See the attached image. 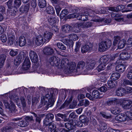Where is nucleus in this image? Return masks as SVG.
I'll return each mask as SVG.
<instances>
[{
  "label": "nucleus",
  "mask_w": 132,
  "mask_h": 132,
  "mask_svg": "<svg viewBox=\"0 0 132 132\" xmlns=\"http://www.w3.org/2000/svg\"><path fill=\"white\" fill-rule=\"evenodd\" d=\"M121 38L120 37L118 36H116L114 37V41L113 42V45L114 46H115L120 42Z\"/></svg>",
  "instance_id": "obj_46"
},
{
  "label": "nucleus",
  "mask_w": 132,
  "mask_h": 132,
  "mask_svg": "<svg viewBox=\"0 0 132 132\" xmlns=\"http://www.w3.org/2000/svg\"><path fill=\"white\" fill-rule=\"evenodd\" d=\"M78 117L75 112H73L71 113L69 116V118L71 119H76Z\"/></svg>",
  "instance_id": "obj_61"
},
{
  "label": "nucleus",
  "mask_w": 132,
  "mask_h": 132,
  "mask_svg": "<svg viewBox=\"0 0 132 132\" xmlns=\"http://www.w3.org/2000/svg\"><path fill=\"white\" fill-rule=\"evenodd\" d=\"M115 81H113L111 80H109L108 81V84L109 88H112L114 87L115 86Z\"/></svg>",
  "instance_id": "obj_52"
},
{
  "label": "nucleus",
  "mask_w": 132,
  "mask_h": 132,
  "mask_svg": "<svg viewBox=\"0 0 132 132\" xmlns=\"http://www.w3.org/2000/svg\"><path fill=\"white\" fill-rule=\"evenodd\" d=\"M53 95H51V96L48 94H46L45 96V97H44V98L45 99V101L47 100V101H48V103L46 106V108L47 109L46 110H47V109L50 107L54 105V99L53 98ZM46 102V101H45Z\"/></svg>",
  "instance_id": "obj_5"
},
{
  "label": "nucleus",
  "mask_w": 132,
  "mask_h": 132,
  "mask_svg": "<svg viewBox=\"0 0 132 132\" xmlns=\"http://www.w3.org/2000/svg\"><path fill=\"white\" fill-rule=\"evenodd\" d=\"M90 119L91 122L94 125H95L97 123V121L95 119L94 117L91 116L90 117Z\"/></svg>",
  "instance_id": "obj_60"
},
{
  "label": "nucleus",
  "mask_w": 132,
  "mask_h": 132,
  "mask_svg": "<svg viewBox=\"0 0 132 132\" xmlns=\"http://www.w3.org/2000/svg\"><path fill=\"white\" fill-rule=\"evenodd\" d=\"M80 103L81 105H84L86 107L89 105V102L88 100L86 99H84L81 101Z\"/></svg>",
  "instance_id": "obj_49"
},
{
  "label": "nucleus",
  "mask_w": 132,
  "mask_h": 132,
  "mask_svg": "<svg viewBox=\"0 0 132 132\" xmlns=\"http://www.w3.org/2000/svg\"><path fill=\"white\" fill-rule=\"evenodd\" d=\"M107 128V126L106 124L104 122H102L100 126V127L98 129V130L101 132L103 130L106 129Z\"/></svg>",
  "instance_id": "obj_38"
},
{
  "label": "nucleus",
  "mask_w": 132,
  "mask_h": 132,
  "mask_svg": "<svg viewBox=\"0 0 132 132\" xmlns=\"http://www.w3.org/2000/svg\"><path fill=\"white\" fill-rule=\"evenodd\" d=\"M122 105L123 108L125 109H129L132 106V102L129 100L124 101Z\"/></svg>",
  "instance_id": "obj_14"
},
{
  "label": "nucleus",
  "mask_w": 132,
  "mask_h": 132,
  "mask_svg": "<svg viewBox=\"0 0 132 132\" xmlns=\"http://www.w3.org/2000/svg\"><path fill=\"white\" fill-rule=\"evenodd\" d=\"M32 113L33 114V116L36 118L35 121L36 122L38 123V125H36V126L35 128H37L39 130H41L42 131L43 129L40 128V124L41 120V119L37 114H36L35 113L33 112Z\"/></svg>",
  "instance_id": "obj_17"
},
{
  "label": "nucleus",
  "mask_w": 132,
  "mask_h": 132,
  "mask_svg": "<svg viewBox=\"0 0 132 132\" xmlns=\"http://www.w3.org/2000/svg\"><path fill=\"white\" fill-rule=\"evenodd\" d=\"M17 126V124L16 123L11 122L10 123L8 126H6L3 128L8 129V130H13V129L16 127Z\"/></svg>",
  "instance_id": "obj_28"
},
{
  "label": "nucleus",
  "mask_w": 132,
  "mask_h": 132,
  "mask_svg": "<svg viewBox=\"0 0 132 132\" xmlns=\"http://www.w3.org/2000/svg\"><path fill=\"white\" fill-rule=\"evenodd\" d=\"M30 63L29 58L26 57L22 66V69L24 70H28L30 67Z\"/></svg>",
  "instance_id": "obj_12"
},
{
  "label": "nucleus",
  "mask_w": 132,
  "mask_h": 132,
  "mask_svg": "<svg viewBox=\"0 0 132 132\" xmlns=\"http://www.w3.org/2000/svg\"><path fill=\"white\" fill-rule=\"evenodd\" d=\"M44 54L47 55H52L54 53L53 49L50 47H45L43 50Z\"/></svg>",
  "instance_id": "obj_19"
},
{
  "label": "nucleus",
  "mask_w": 132,
  "mask_h": 132,
  "mask_svg": "<svg viewBox=\"0 0 132 132\" xmlns=\"http://www.w3.org/2000/svg\"><path fill=\"white\" fill-rule=\"evenodd\" d=\"M35 42L37 45H40L44 42L43 38L41 35H38L35 38Z\"/></svg>",
  "instance_id": "obj_20"
},
{
  "label": "nucleus",
  "mask_w": 132,
  "mask_h": 132,
  "mask_svg": "<svg viewBox=\"0 0 132 132\" xmlns=\"http://www.w3.org/2000/svg\"><path fill=\"white\" fill-rule=\"evenodd\" d=\"M126 43V41L124 39H122L118 43V48L121 49L123 48L125 46Z\"/></svg>",
  "instance_id": "obj_43"
},
{
  "label": "nucleus",
  "mask_w": 132,
  "mask_h": 132,
  "mask_svg": "<svg viewBox=\"0 0 132 132\" xmlns=\"http://www.w3.org/2000/svg\"><path fill=\"white\" fill-rule=\"evenodd\" d=\"M80 23H77L75 24L74 26L73 31L75 32L78 33L80 31V28H81Z\"/></svg>",
  "instance_id": "obj_30"
},
{
  "label": "nucleus",
  "mask_w": 132,
  "mask_h": 132,
  "mask_svg": "<svg viewBox=\"0 0 132 132\" xmlns=\"http://www.w3.org/2000/svg\"><path fill=\"white\" fill-rule=\"evenodd\" d=\"M49 62L51 65L58 66L60 64V60L59 58L54 56L50 58Z\"/></svg>",
  "instance_id": "obj_6"
},
{
  "label": "nucleus",
  "mask_w": 132,
  "mask_h": 132,
  "mask_svg": "<svg viewBox=\"0 0 132 132\" xmlns=\"http://www.w3.org/2000/svg\"><path fill=\"white\" fill-rule=\"evenodd\" d=\"M69 13L68 11L66 9H64L61 12L60 15V17L61 18H63V17L68 14Z\"/></svg>",
  "instance_id": "obj_47"
},
{
  "label": "nucleus",
  "mask_w": 132,
  "mask_h": 132,
  "mask_svg": "<svg viewBox=\"0 0 132 132\" xmlns=\"http://www.w3.org/2000/svg\"><path fill=\"white\" fill-rule=\"evenodd\" d=\"M21 58L20 56L18 55L14 60V61L12 62V65L10 68L12 69H15L21 63Z\"/></svg>",
  "instance_id": "obj_8"
},
{
  "label": "nucleus",
  "mask_w": 132,
  "mask_h": 132,
  "mask_svg": "<svg viewBox=\"0 0 132 132\" xmlns=\"http://www.w3.org/2000/svg\"><path fill=\"white\" fill-rule=\"evenodd\" d=\"M132 92V88L127 87L125 89V93H130Z\"/></svg>",
  "instance_id": "obj_63"
},
{
  "label": "nucleus",
  "mask_w": 132,
  "mask_h": 132,
  "mask_svg": "<svg viewBox=\"0 0 132 132\" xmlns=\"http://www.w3.org/2000/svg\"><path fill=\"white\" fill-rule=\"evenodd\" d=\"M76 66V64L75 62H70L69 63V66L68 72H66V73L69 74L72 72L74 73L78 72L76 71V70H77V69H75Z\"/></svg>",
  "instance_id": "obj_9"
},
{
  "label": "nucleus",
  "mask_w": 132,
  "mask_h": 132,
  "mask_svg": "<svg viewBox=\"0 0 132 132\" xmlns=\"http://www.w3.org/2000/svg\"><path fill=\"white\" fill-rule=\"evenodd\" d=\"M85 63L83 61L79 62L77 64V70H76V71L83 74L84 71H83V70L85 67Z\"/></svg>",
  "instance_id": "obj_7"
},
{
  "label": "nucleus",
  "mask_w": 132,
  "mask_h": 132,
  "mask_svg": "<svg viewBox=\"0 0 132 132\" xmlns=\"http://www.w3.org/2000/svg\"><path fill=\"white\" fill-rule=\"evenodd\" d=\"M100 93L97 90H93L92 93V96L94 98V100L95 99L98 98L100 97Z\"/></svg>",
  "instance_id": "obj_42"
},
{
  "label": "nucleus",
  "mask_w": 132,
  "mask_h": 132,
  "mask_svg": "<svg viewBox=\"0 0 132 132\" xmlns=\"http://www.w3.org/2000/svg\"><path fill=\"white\" fill-rule=\"evenodd\" d=\"M96 64L94 60H92L88 62L86 66V69L84 71L83 74L87 75L90 74V71L93 69Z\"/></svg>",
  "instance_id": "obj_3"
},
{
  "label": "nucleus",
  "mask_w": 132,
  "mask_h": 132,
  "mask_svg": "<svg viewBox=\"0 0 132 132\" xmlns=\"http://www.w3.org/2000/svg\"><path fill=\"white\" fill-rule=\"evenodd\" d=\"M81 45V43L80 42H77L76 43V46L74 51V52H75V53H77L79 51Z\"/></svg>",
  "instance_id": "obj_54"
},
{
  "label": "nucleus",
  "mask_w": 132,
  "mask_h": 132,
  "mask_svg": "<svg viewBox=\"0 0 132 132\" xmlns=\"http://www.w3.org/2000/svg\"><path fill=\"white\" fill-rule=\"evenodd\" d=\"M89 12L85 9L81 10L79 13H74L70 15L71 18H77V20L85 21L88 19Z\"/></svg>",
  "instance_id": "obj_1"
},
{
  "label": "nucleus",
  "mask_w": 132,
  "mask_h": 132,
  "mask_svg": "<svg viewBox=\"0 0 132 132\" xmlns=\"http://www.w3.org/2000/svg\"><path fill=\"white\" fill-rule=\"evenodd\" d=\"M18 54L17 51H14L12 49L11 50L10 52V55L12 56H15Z\"/></svg>",
  "instance_id": "obj_64"
},
{
  "label": "nucleus",
  "mask_w": 132,
  "mask_h": 132,
  "mask_svg": "<svg viewBox=\"0 0 132 132\" xmlns=\"http://www.w3.org/2000/svg\"><path fill=\"white\" fill-rule=\"evenodd\" d=\"M29 8V6L27 4L25 5H22L20 8V11L22 13L28 12Z\"/></svg>",
  "instance_id": "obj_26"
},
{
  "label": "nucleus",
  "mask_w": 132,
  "mask_h": 132,
  "mask_svg": "<svg viewBox=\"0 0 132 132\" xmlns=\"http://www.w3.org/2000/svg\"><path fill=\"white\" fill-rule=\"evenodd\" d=\"M73 125L70 123H65L64 127L68 129L71 130L73 128Z\"/></svg>",
  "instance_id": "obj_58"
},
{
  "label": "nucleus",
  "mask_w": 132,
  "mask_h": 132,
  "mask_svg": "<svg viewBox=\"0 0 132 132\" xmlns=\"http://www.w3.org/2000/svg\"><path fill=\"white\" fill-rule=\"evenodd\" d=\"M117 99L114 98H112L109 99L106 102V104L108 106L115 104L117 101Z\"/></svg>",
  "instance_id": "obj_39"
},
{
  "label": "nucleus",
  "mask_w": 132,
  "mask_h": 132,
  "mask_svg": "<svg viewBox=\"0 0 132 132\" xmlns=\"http://www.w3.org/2000/svg\"><path fill=\"white\" fill-rule=\"evenodd\" d=\"M79 119L81 122L84 123L87 122L89 120L88 118L83 115H81L80 116Z\"/></svg>",
  "instance_id": "obj_45"
},
{
  "label": "nucleus",
  "mask_w": 132,
  "mask_h": 132,
  "mask_svg": "<svg viewBox=\"0 0 132 132\" xmlns=\"http://www.w3.org/2000/svg\"><path fill=\"white\" fill-rule=\"evenodd\" d=\"M120 59L122 60H127L130 58V55L127 52H122L120 54Z\"/></svg>",
  "instance_id": "obj_21"
},
{
  "label": "nucleus",
  "mask_w": 132,
  "mask_h": 132,
  "mask_svg": "<svg viewBox=\"0 0 132 132\" xmlns=\"http://www.w3.org/2000/svg\"><path fill=\"white\" fill-rule=\"evenodd\" d=\"M26 43L25 37L23 36H21L19 38V45L21 46L25 45Z\"/></svg>",
  "instance_id": "obj_29"
},
{
  "label": "nucleus",
  "mask_w": 132,
  "mask_h": 132,
  "mask_svg": "<svg viewBox=\"0 0 132 132\" xmlns=\"http://www.w3.org/2000/svg\"><path fill=\"white\" fill-rule=\"evenodd\" d=\"M57 18L55 17H51L48 19V22L52 26V29L56 32H58V28L56 26V22Z\"/></svg>",
  "instance_id": "obj_4"
},
{
  "label": "nucleus",
  "mask_w": 132,
  "mask_h": 132,
  "mask_svg": "<svg viewBox=\"0 0 132 132\" xmlns=\"http://www.w3.org/2000/svg\"><path fill=\"white\" fill-rule=\"evenodd\" d=\"M126 65V64H121L116 66V69L117 71L120 72H123L125 70Z\"/></svg>",
  "instance_id": "obj_22"
},
{
  "label": "nucleus",
  "mask_w": 132,
  "mask_h": 132,
  "mask_svg": "<svg viewBox=\"0 0 132 132\" xmlns=\"http://www.w3.org/2000/svg\"><path fill=\"white\" fill-rule=\"evenodd\" d=\"M122 84L124 86L127 85H132V81L128 79H124L123 80Z\"/></svg>",
  "instance_id": "obj_50"
},
{
  "label": "nucleus",
  "mask_w": 132,
  "mask_h": 132,
  "mask_svg": "<svg viewBox=\"0 0 132 132\" xmlns=\"http://www.w3.org/2000/svg\"><path fill=\"white\" fill-rule=\"evenodd\" d=\"M21 4V0H15L13 5L14 7L17 9L19 7Z\"/></svg>",
  "instance_id": "obj_48"
},
{
  "label": "nucleus",
  "mask_w": 132,
  "mask_h": 132,
  "mask_svg": "<svg viewBox=\"0 0 132 132\" xmlns=\"http://www.w3.org/2000/svg\"><path fill=\"white\" fill-rule=\"evenodd\" d=\"M45 117L50 120V121H52L54 118V116L52 114L49 113L46 115Z\"/></svg>",
  "instance_id": "obj_57"
},
{
  "label": "nucleus",
  "mask_w": 132,
  "mask_h": 132,
  "mask_svg": "<svg viewBox=\"0 0 132 132\" xmlns=\"http://www.w3.org/2000/svg\"><path fill=\"white\" fill-rule=\"evenodd\" d=\"M62 41L66 45L69 46V47H73L74 42L71 40L65 39L63 40Z\"/></svg>",
  "instance_id": "obj_27"
},
{
  "label": "nucleus",
  "mask_w": 132,
  "mask_h": 132,
  "mask_svg": "<svg viewBox=\"0 0 132 132\" xmlns=\"http://www.w3.org/2000/svg\"><path fill=\"white\" fill-rule=\"evenodd\" d=\"M70 63L67 59L66 58H63L62 60L60 67H59L62 68H68Z\"/></svg>",
  "instance_id": "obj_13"
},
{
  "label": "nucleus",
  "mask_w": 132,
  "mask_h": 132,
  "mask_svg": "<svg viewBox=\"0 0 132 132\" xmlns=\"http://www.w3.org/2000/svg\"><path fill=\"white\" fill-rule=\"evenodd\" d=\"M12 113H16L17 110L16 109L15 105L13 104V103H11V106L10 110H9Z\"/></svg>",
  "instance_id": "obj_51"
},
{
  "label": "nucleus",
  "mask_w": 132,
  "mask_h": 132,
  "mask_svg": "<svg viewBox=\"0 0 132 132\" xmlns=\"http://www.w3.org/2000/svg\"><path fill=\"white\" fill-rule=\"evenodd\" d=\"M93 45L91 43H88L84 45L81 48V51L83 53L87 52L92 50Z\"/></svg>",
  "instance_id": "obj_11"
},
{
  "label": "nucleus",
  "mask_w": 132,
  "mask_h": 132,
  "mask_svg": "<svg viewBox=\"0 0 132 132\" xmlns=\"http://www.w3.org/2000/svg\"><path fill=\"white\" fill-rule=\"evenodd\" d=\"M18 125L22 127H24L27 126V123L24 120H22L19 121L17 124Z\"/></svg>",
  "instance_id": "obj_56"
},
{
  "label": "nucleus",
  "mask_w": 132,
  "mask_h": 132,
  "mask_svg": "<svg viewBox=\"0 0 132 132\" xmlns=\"http://www.w3.org/2000/svg\"><path fill=\"white\" fill-rule=\"evenodd\" d=\"M120 77V74L119 73L115 72L112 74L111 76V78L112 80L115 81L118 79Z\"/></svg>",
  "instance_id": "obj_37"
},
{
  "label": "nucleus",
  "mask_w": 132,
  "mask_h": 132,
  "mask_svg": "<svg viewBox=\"0 0 132 132\" xmlns=\"http://www.w3.org/2000/svg\"><path fill=\"white\" fill-rule=\"evenodd\" d=\"M106 65L103 63H100V64L97 67V69L98 72H100L105 69Z\"/></svg>",
  "instance_id": "obj_44"
},
{
  "label": "nucleus",
  "mask_w": 132,
  "mask_h": 132,
  "mask_svg": "<svg viewBox=\"0 0 132 132\" xmlns=\"http://www.w3.org/2000/svg\"><path fill=\"white\" fill-rule=\"evenodd\" d=\"M21 103L23 107H25L26 105V103L25 99L24 97H21L20 98Z\"/></svg>",
  "instance_id": "obj_62"
},
{
  "label": "nucleus",
  "mask_w": 132,
  "mask_h": 132,
  "mask_svg": "<svg viewBox=\"0 0 132 132\" xmlns=\"http://www.w3.org/2000/svg\"><path fill=\"white\" fill-rule=\"evenodd\" d=\"M11 31H9L7 32L8 38V45L11 46L13 44L14 42V36L11 34Z\"/></svg>",
  "instance_id": "obj_15"
},
{
  "label": "nucleus",
  "mask_w": 132,
  "mask_h": 132,
  "mask_svg": "<svg viewBox=\"0 0 132 132\" xmlns=\"http://www.w3.org/2000/svg\"><path fill=\"white\" fill-rule=\"evenodd\" d=\"M53 34L50 32L46 31L44 34V36L45 40L44 43L48 42L52 38Z\"/></svg>",
  "instance_id": "obj_18"
},
{
  "label": "nucleus",
  "mask_w": 132,
  "mask_h": 132,
  "mask_svg": "<svg viewBox=\"0 0 132 132\" xmlns=\"http://www.w3.org/2000/svg\"><path fill=\"white\" fill-rule=\"evenodd\" d=\"M9 9L8 12L10 15L13 16L16 15L17 11V9L14 7Z\"/></svg>",
  "instance_id": "obj_34"
},
{
  "label": "nucleus",
  "mask_w": 132,
  "mask_h": 132,
  "mask_svg": "<svg viewBox=\"0 0 132 132\" xmlns=\"http://www.w3.org/2000/svg\"><path fill=\"white\" fill-rule=\"evenodd\" d=\"M81 28H87L90 27L92 25L93 23L90 22H85L82 23H80Z\"/></svg>",
  "instance_id": "obj_24"
},
{
  "label": "nucleus",
  "mask_w": 132,
  "mask_h": 132,
  "mask_svg": "<svg viewBox=\"0 0 132 132\" xmlns=\"http://www.w3.org/2000/svg\"><path fill=\"white\" fill-rule=\"evenodd\" d=\"M115 118L117 121L121 122L125 121L128 120L127 115L123 114L118 115Z\"/></svg>",
  "instance_id": "obj_16"
},
{
  "label": "nucleus",
  "mask_w": 132,
  "mask_h": 132,
  "mask_svg": "<svg viewBox=\"0 0 132 132\" xmlns=\"http://www.w3.org/2000/svg\"><path fill=\"white\" fill-rule=\"evenodd\" d=\"M29 55L32 62L34 63H36L38 61V56L36 53L34 51H30Z\"/></svg>",
  "instance_id": "obj_10"
},
{
  "label": "nucleus",
  "mask_w": 132,
  "mask_h": 132,
  "mask_svg": "<svg viewBox=\"0 0 132 132\" xmlns=\"http://www.w3.org/2000/svg\"><path fill=\"white\" fill-rule=\"evenodd\" d=\"M57 46L59 49L62 50H65L66 49V47L64 45L59 42L57 43Z\"/></svg>",
  "instance_id": "obj_55"
},
{
  "label": "nucleus",
  "mask_w": 132,
  "mask_h": 132,
  "mask_svg": "<svg viewBox=\"0 0 132 132\" xmlns=\"http://www.w3.org/2000/svg\"><path fill=\"white\" fill-rule=\"evenodd\" d=\"M109 60V58L106 56H102L100 59L99 62V63H103L104 64L108 62Z\"/></svg>",
  "instance_id": "obj_32"
},
{
  "label": "nucleus",
  "mask_w": 132,
  "mask_h": 132,
  "mask_svg": "<svg viewBox=\"0 0 132 132\" xmlns=\"http://www.w3.org/2000/svg\"><path fill=\"white\" fill-rule=\"evenodd\" d=\"M110 110L111 112L113 114L116 115L119 113L120 112V109L117 107L111 108Z\"/></svg>",
  "instance_id": "obj_36"
},
{
  "label": "nucleus",
  "mask_w": 132,
  "mask_h": 132,
  "mask_svg": "<svg viewBox=\"0 0 132 132\" xmlns=\"http://www.w3.org/2000/svg\"><path fill=\"white\" fill-rule=\"evenodd\" d=\"M6 59V56L4 54L0 55V68H1Z\"/></svg>",
  "instance_id": "obj_33"
},
{
  "label": "nucleus",
  "mask_w": 132,
  "mask_h": 132,
  "mask_svg": "<svg viewBox=\"0 0 132 132\" xmlns=\"http://www.w3.org/2000/svg\"><path fill=\"white\" fill-rule=\"evenodd\" d=\"M111 45V42L110 40L102 41L99 44L98 50L101 52H103L109 48Z\"/></svg>",
  "instance_id": "obj_2"
},
{
  "label": "nucleus",
  "mask_w": 132,
  "mask_h": 132,
  "mask_svg": "<svg viewBox=\"0 0 132 132\" xmlns=\"http://www.w3.org/2000/svg\"><path fill=\"white\" fill-rule=\"evenodd\" d=\"M45 99L44 98V96H42L41 98V104L38 106V108H41L43 106L46 104V103H47V100H46L45 102Z\"/></svg>",
  "instance_id": "obj_41"
},
{
  "label": "nucleus",
  "mask_w": 132,
  "mask_h": 132,
  "mask_svg": "<svg viewBox=\"0 0 132 132\" xmlns=\"http://www.w3.org/2000/svg\"><path fill=\"white\" fill-rule=\"evenodd\" d=\"M92 21L94 22H100L104 21L107 23H109L111 22V20L110 19H106L99 18L97 19H94L92 20Z\"/></svg>",
  "instance_id": "obj_31"
},
{
  "label": "nucleus",
  "mask_w": 132,
  "mask_h": 132,
  "mask_svg": "<svg viewBox=\"0 0 132 132\" xmlns=\"http://www.w3.org/2000/svg\"><path fill=\"white\" fill-rule=\"evenodd\" d=\"M127 76L128 79L132 80V68L128 71Z\"/></svg>",
  "instance_id": "obj_59"
},
{
  "label": "nucleus",
  "mask_w": 132,
  "mask_h": 132,
  "mask_svg": "<svg viewBox=\"0 0 132 132\" xmlns=\"http://www.w3.org/2000/svg\"><path fill=\"white\" fill-rule=\"evenodd\" d=\"M38 5L41 8H43L46 5V2L45 0H38Z\"/></svg>",
  "instance_id": "obj_40"
},
{
  "label": "nucleus",
  "mask_w": 132,
  "mask_h": 132,
  "mask_svg": "<svg viewBox=\"0 0 132 132\" xmlns=\"http://www.w3.org/2000/svg\"><path fill=\"white\" fill-rule=\"evenodd\" d=\"M24 119L27 122H31L34 121L33 117L32 116H26L24 118Z\"/></svg>",
  "instance_id": "obj_53"
},
{
  "label": "nucleus",
  "mask_w": 132,
  "mask_h": 132,
  "mask_svg": "<svg viewBox=\"0 0 132 132\" xmlns=\"http://www.w3.org/2000/svg\"><path fill=\"white\" fill-rule=\"evenodd\" d=\"M72 27L68 24H65L63 26L62 30L65 33H68L72 30Z\"/></svg>",
  "instance_id": "obj_25"
},
{
  "label": "nucleus",
  "mask_w": 132,
  "mask_h": 132,
  "mask_svg": "<svg viewBox=\"0 0 132 132\" xmlns=\"http://www.w3.org/2000/svg\"><path fill=\"white\" fill-rule=\"evenodd\" d=\"M116 95L118 96H122L125 94V89L123 88H119L116 92Z\"/></svg>",
  "instance_id": "obj_23"
},
{
  "label": "nucleus",
  "mask_w": 132,
  "mask_h": 132,
  "mask_svg": "<svg viewBox=\"0 0 132 132\" xmlns=\"http://www.w3.org/2000/svg\"><path fill=\"white\" fill-rule=\"evenodd\" d=\"M46 11L48 14H53L55 13L54 8L51 6H49L46 7Z\"/></svg>",
  "instance_id": "obj_35"
}]
</instances>
